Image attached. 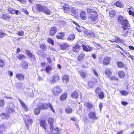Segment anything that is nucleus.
I'll use <instances>...</instances> for the list:
<instances>
[{
  "instance_id": "e2e57ef3",
  "label": "nucleus",
  "mask_w": 134,
  "mask_h": 134,
  "mask_svg": "<svg viewBox=\"0 0 134 134\" xmlns=\"http://www.w3.org/2000/svg\"><path fill=\"white\" fill-rule=\"evenodd\" d=\"M22 11L26 15H27L29 14L28 12L26 10L24 9V8L22 9Z\"/></svg>"
},
{
  "instance_id": "c756f323",
  "label": "nucleus",
  "mask_w": 134,
  "mask_h": 134,
  "mask_svg": "<svg viewBox=\"0 0 134 134\" xmlns=\"http://www.w3.org/2000/svg\"><path fill=\"white\" fill-rule=\"evenodd\" d=\"M38 106L41 109H46L48 108V103H41V105Z\"/></svg>"
},
{
  "instance_id": "c9c22d12",
  "label": "nucleus",
  "mask_w": 134,
  "mask_h": 134,
  "mask_svg": "<svg viewBox=\"0 0 134 134\" xmlns=\"http://www.w3.org/2000/svg\"><path fill=\"white\" fill-rule=\"evenodd\" d=\"M38 108H35L34 109V113L35 115H38L40 114V112L41 109L39 108L38 106Z\"/></svg>"
},
{
  "instance_id": "7ed1b4c3",
  "label": "nucleus",
  "mask_w": 134,
  "mask_h": 134,
  "mask_svg": "<svg viewBox=\"0 0 134 134\" xmlns=\"http://www.w3.org/2000/svg\"><path fill=\"white\" fill-rule=\"evenodd\" d=\"M87 12L88 13L90 14L88 18L92 21H96L98 16V13L93 9L88 8L87 10Z\"/></svg>"
},
{
  "instance_id": "0eeeda50",
  "label": "nucleus",
  "mask_w": 134,
  "mask_h": 134,
  "mask_svg": "<svg viewBox=\"0 0 134 134\" xmlns=\"http://www.w3.org/2000/svg\"><path fill=\"white\" fill-rule=\"evenodd\" d=\"M88 118L93 120H96L98 119L96 116V114L94 111H91L88 114Z\"/></svg>"
},
{
  "instance_id": "a19ab883",
  "label": "nucleus",
  "mask_w": 134,
  "mask_h": 134,
  "mask_svg": "<svg viewBox=\"0 0 134 134\" xmlns=\"http://www.w3.org/2000/svg\"><path fill=\"white\" fill-rule=\"evenodd\" d=\"M120 93L123 96H126L129 94V92L125 90H122L120 92Z\"/></svg>"
},
{
  "instance_id": "2f4dec72",
  "label": "nucleus",
  "mask_w": 134,
  "mask_h": 134,
  "mask_svg": "<svg viewBox=\"0 0 134 134\" xmlns=\"http://www.w3.org/2000/svg\"><path fill=\"white\" fill-rule=\"evenodd\" d=\"M20 65L24 69H26L28 68V63L25 60L22 61Z\"/></svg>"
},
{
  "instance_id": "a18cd8bd",
  "label": "nucleus",
  "mask_w": 134,
  "mask_h": 134,
  "mask_svg": "<svg viewBox=\"0 0 134 134\" xmlns=\"http://www.w3.org/2000/svg\"><path fill=\"white\" fill-rule=\"evenodd\" d=\"M104 93L103 91L102 92L97 95L100 99H103L104 98Z\"/></svg>"
},
{
  "instance_id": "c85d7f7f",
  "label": "nucleus",
  "mask_w": 134,
  "mask_h": 134,
  "mask_svg": "<svg viewBox=\"0 0 134 134\" xmlns=\"http://www.w3.org/2000/svg\"><path fill=\"white\" fill-rule=\"evenodd\" d=\"M119 77L121 79H123L125 77V74L124 71L122 70L119 71L118 73Z\"/></svg>"
},
{
  "instance_id": "72a5a7b5",
  "label": "nucleus",
  "mask_w": 134,
  "mask_h": 134,
  "mask_svg": "<svg viewBox=\"0 0 134 134\" xmlns=\"http://www.w3.org/2000/svg\"><path fill=\"white\" fill-rule=\"evenodd\" d=\"M80 16L82 20H85L86 19V12L84 11L81 12L80 14Z\"/></svg>"
},
{
  "instance_id": "a211bd4d",
  "label": "nucleus",
  "mask_w": 134,
  "mask_h": 134,
  "mask_svg": "<svg viewBox=\"0 0 134 134\" xmlns=\"http://www.w3.org/2000/svg\"><path fill=\"white\" fill-rule=\"evenodd\" d=\"M87 108L90 109L93 107V106L92 104L90 102H85L83 104Z\"/></svg>"
},
{
  "instance_id": "bb28decb",
  "label": "nucleus",
  "mask_w": 134,
  "mask_h": 134,
  "mask_svg": "<svg viewBox=\"0 0 134 134\" xmlns=\"http://www.w3.org/2000/svg\"><path fill=\"white\" fill-rule=\"evenodd\" d=\"M18 100L25 111H27L28 110V108L24 103L20 99H19Z\"/></svg>"
},
{
  "instance_id": "8fccbe9b",
  "label": "nucleus",
  "mask_w": 134,
  "mask_h": 134,
  "mask_svg": "<svg viewBox=\"0 0 134 134\" xmlns=\"http://www.w3.org/2000/svg\"><path fill=\"white\" fill-rule=\"evenodd\" d=\"M109 15L111 17H113L115 15L116 12L115 10H111L109 11Z\"/></svg>"
},
{
  "instance_id": "393cba45",
  "label": "nucleus",
  "mask_w": 134,
  "mask_h": 134,
  "mask_svg": "<svg viewBox=\"0 0 134 134\" xmlns=\"http://www.w3.org/2000/svg\"><path fill=\"white\" fill-rule=\"evenodd\" d=\"M0 116L2 119H8L9 117V115L8 113H2L0 115Z\"/></svg>"
},
{
  "instance_id": "2eb2a0df",
  "label": "nucleus",
  "mask_w": 134,
  "mask_h": 134,
  "mask_svg": "<svg viewBox=\"0 0 134 134\" xmlns=\"http://www.w3.org/2000/svg\"><path fill=\"white\" fill-rule=\"evenodd\" d=\"M15 77L19 81H24L25 79L24 75L23 74L19 73H18L16 74Z\"/></svg>"
},
{
  "instance_id": "4c0bfd02",
  "label": "nucleus",
  "mask_w": 134,
  "mask_h": 134,
  "mask_svg": "<svg viewBox=\"0 0 134 134\" xmlns=\"http://www.w3.org/2000/svg\"><path fill=\"white\" fill-rule=\"evenodd\" d=\"M40 49L43 51H45L47 49L46 45L44 43H42L40 45Z\"/></svg>"
},
{
  "instance_id": "a878e982",
  "label": "nucleus",
  "mask_w": 134,
  "mask_h": 134,
  "mask_svg": "<svg viewBox=\"0 0 134 134\" xmlns=\"http://www.w3.org/2000/svg\"><path fill=\"white\" fill-rule=\"evenodd\" d=\"M65 113L67 114H71L72 112V109L70 106H68L65 108Z\"/></svg>"
},
{
  "instance_id": "680f3d73",
  "label": "nucleus",
  "mask_w": 134,
  "mask_h": 134,
  "mask_svg": "<svg viewBox=\"0 0 134 134\" xmlns=\"http://www.w3.org/2000/svg\"><path fill=\"white\" fill-rule=\"evenodd\" d=\"M7 111L8 113H8L9 115V114L13 112V109L10 108H9L7 109Z\"/></svg>"
},
{
  "instance_id": "f704fd0d",
  "label": "nucleus",
  "mask_w": 134,
  "mask_h": 134,
  "mask_svg": "<svg viewBox=\"0 0 134 134\" xmlns=\"http://www.w3.org/2000/svg\"><path fill=\"white\" fill-rule=\"evenodd\" d=\"M2 18L5 20H9L11 19V16L10 15L5 14L2 15Z\"/></svg>"
},
{
  "instance_id": "473e14b6",
  "label": "nucleus",
  "mask_w": 134,
  "mask_h": 134,
  "mask_svg": "<svg viewBox=\"0 0 134 134\" xmlns=\"http://www.w3.org/2000/svg\"><path fill=\"white\" fill-rule=\"evenodd\" d=\"M117 64L118 67L120 69L124 68L125 66V64L121 61H118L117 63Z\"/></svg>"
},
{
  "instance_id": "aec40b11",
  "label": "nucleus",
  "mask_w": 134,
  "mask_h": 134,
  "mask_svg": "<svg viewBox=\"0 0 134 134\" xmlns=\"http://www.w3.org/2000/svg\"><path fill=\"white\" fill-rule=\"evenodd\" d=\"M78 73L83 79H85L87 75L86 72H84L81 70L78 71Z\"/></svg>"
},
{
  "instance_id": "0e129e2a",
  "label": "nucleus",
  "mask_w": 134,
  "mask_h": 134,
  "mask_svg": "<svg viewBox=\"0 0 134 134\" xmlns=\"http://www.w3.org/2000/svg\"><path fill=\"white\" fill-rule=\"evenodd\" d=\"M92 70L95 75L97 77L98 76V74L97 71L94 69H93Z\"/></svg>"
},
{
  "instance_id": "4be33fe9",
  "label": "nucleus",
  "mask_w": 134,
  "mask_h": 134,
  "mask_svg": "<svg viewBox=\"0 0 134 134\" xmlns=\"http://www.w3.org/2000/svg\"><path fill=\"white\" fill-rule=\"evenodd\" d=\"M69 76L65 75H63L62 77V80L63 82L67 83L69 81Z\"/></svg>"
},
{
  "instance_id": "9b49d317",
  "label": "nucleus",
  "mask_w": 134,
  "mask_h": 134,
  "mask_svg": "<svg viewBox=\"0 0 134 134\" xmlns=\"http://www.w3.org/2000/svg\"><path fill=\"white\" fill-rule=\"evenodd\" d=\"M111 60L110 57H105L103 61V64L105 65H107L109 64L110 63Z\"/></svg>"
},
{
  "instance_id": "423d86ee",
  "label": "nucleus",
  "mask_w": 134,
  "mask_h": 134,
  "mask_svg": "<svg viewBox=\"0 0 134 134\" xmlns=\"http://www.w3.org/2000/svg\"><path fill=\"white\" fill-rule=\"evenodd\" d=\"M60 77L58 74H55L53 75L52 77V79L50 81V83L52 84H54L58 81H59L60 79Z\"/></svg>"
},
{
  "instance_id": "7c9ffc66",
  "label": "nucleus",
  "mask_w": 134,
  "mask_h": 134,
  "mask_svg": "<svg viewBox=\"0 0 134 134\" xmlns=\"http://www.w3.org/2000/svg\"><path fill=\"white\" fill-rule=\"evenodd\" d=\"M118 7L122 8L124 7V5L123 3L119 1H118L114 4Z\"/></svg>"
},
{
  "instance_id": "f257e3e1",
  "label": "nucleus",
  "mask_w": 134,
  "mask_h": 134,
  "mask_svg": "<svg viewBox=\"0 0 134 134\" xmlns=\"http://www.w3.org/2000/svg\"><path fill=\"white\" fill-rule=\"evenodd\" d=\"M122 25L121 29L122 30L121 35L122 36H127V34L128 33V30L130 29L131 25L129 24L128 20L127 19H124L121 23Z\"/></svg>"
},
{
  "instance_id": "4468645a",
  "label": "nucleus",
  "mask_w": 134,
  "mask_h": 134,
  "mask_svg": "<svg viewBox=\"0 0 134 134\" xmlns=\"http://www.w3.org/2000/svg\"><path fill=\"white\" fill-rule=\"evenodd\" d=\"M86 57V55L85 53L83 52H81L78 56L77 60L79 62L82 61Z\"/></svg>"
},
{
  "instance_id": "338daca9",
  "label": "nucleus",
  "mask_w": 134,
  "mask_h": 134,
  "mask_svg": "<svg viewBox=\"0 0 134 134\" xmlns=\"http://www.w3.org/2000/svg\"><path fill=\"white\" fill-rule=\"evenodd\" d=\"M15 13L16 15H18L19 14H21V13L19 10H15Z\"/></svg>"
},
{
  "instance_id": "f8f14e48",
  "label": "nucleus",
  "mask_w": 134,
  "mask_h": 134,
  "mask_svg": "<svg viewBox=\"0 0 134 134\" xmlns=\"http://www.w3.org/2000/svg\"><path fill=\"white\" fill-rule=\"evenodd\" d=\"M82 47L83 51L86 52H90L93 50V47L88 45L87 46L84 44H82Z\"/></svg>"
},
{
  "instance_id": "b1692460",
  "label": "nucleus",
  "mask_w": 134,
  "mask_h": 134,
  "mask_svg": "<svg viewBox=\"0 0 134 134\" xmlns=\"http://www.w3.org/2000/svg\"><path fill=\"white\" fill-rule=\"evenodd\" d=\"M68 94L64 92L61 95L60 97V100L62 101L65 100L67 98Z\"/></svg>"
},
{
  "instance_id": "5701e85b",
  "label": "nucleus",
  "mask_w": 134,
  "mask_h": 134,
  "mask_svg": "<svg viewBox=\"0 0 134 134\" xmlns=\"http://www.w3.org/2000/svg\"><path fill=\"white\" fill-rule=\"evenodd\" d=\"M26 54L30 58L35 57V55L29 50L26 49L25 51Z\"/></svg>"
},
{
  "instance_id": "bf43d9fd",
  "label": "nucleus",
  "mask_w": 134,
  "mask_h": 134,
  "mask_svg": "<svg viewBox=\"0 0 134 134\" xmlns=\"http://www.w3.org/2000/svg\"><path fill=\"white\" fill-rule=\"evenodd\" d=\"M53 124H49V129H50V130L52 131H54L55 129L54 128V126Z\"/></svg>"
},
{
  "instance_id": "5fc2aeb1",
  "label": "nucleus",
  "mask_w": 134,
  "mask_h": 134,
  "mask_svg": "<svg viewBox=\"0 0 134 134\" xmlns=\"http://www.w3.org/2000/svg\"><path fill=\"white\" fill-rule=\"evenodd\" d=\"M110 80L111 81H118L119 79L118 78L116 77L115 76H113L109 78Z\"/></svg>"
},
{
  "instance_id": "ea45409f",
  "label": "nucleus",
  "mask_w": 134,
  "mask_h": 134,
  "mask_svg": "<svg viewBox=\"0 0 134 134\" xmlns=\"http://www.w3.org/2000/svg\"><path fill=\"white\" fill-rule=\"evenodd\" d=\"M47 121L49 124H53L54 122V118L52 117L48 118Z\"/></svg>"
},
{
  "instance_id": "f3484780",
  "label": "nucleus",
  "mask_w": 134,
  "mask_h": 134,
  "mask_svg": "<svg viewBox=\"0 0 134 134\" xmlns=\"http://www.w3.org/2000/svg\"><path fill=\"white\" fill-rule=\"evenodd\" d=\"M39 123L40 126L42 127L45 130L47 129L46 127L47 126V124L46 120H41L40 121Z\"/></svg>"
},
{
  "instance_id": "49530a36",
  "label": "nucleus",
  "mask_w": 134,
  "mask_h": 134,
  "mask_svg": "<svg viewBox=\"0 0 134 134\" xmlns=\"http://www.w3.org/2000/svg\"><path fill=\"white\" fill-rule=\"evenodd\" d=\"M101 88L99 87L96 88L95 91V92L97 95L102 92Z\"/></svg>"
},
{
  "instance_id": "dca6fc26",
  "label": "nucleus",
  "mask_w": 134,
  "mask_h": 134,
  "mask_svg": "<svg viewBox=\"0 0 134 134\" xmlns=\"http://www.w3.org/2000/svg\"><path fill=\"white\" fill-rule=\"evenodd\" d=\"M81 46L80 45L76 44L72 47L73 51L75 53H78L81 49Z\"/></svg>"
},
{
  "instance_id": "79ce46f5",
  "label": "nucleus",
  "mask_w": 134,
  "mask_h": 134,
  "mask_svg": "<svg viewBox=\"0 0 134 134\" xmlns=\"http://www.w3.org/2000/svg\"><path fill=\"white\" fill-rule=\"evenodd\" d=\"M75 38V36L74 34H71L70 35L67 40L68 41H72Z\"/></svg>"
},
{
  "instance_id": "6e6552de",
  "label": "nucleus",
  "mask_w": 134,
  "mask_h": 134,
  "mask_svg": "<svg viewBox=\"0 0 134 134\" xmlns=\"http://www.w3.org/2000/svg\"><path fill=\"white\" fill-rule=\"evenodd\" d=\"M115 39L109 40V41L111 43L116 42L118 43H122L123 42L122 40L118 36H114Z\"/></svg>"
},
{
  "instance_id": "603ef678",
  "label": "nucleus",
  "mask_w": 134,
  "mask_h": 134,
  "mask_svg": "<svg viewBox=\"0 0 134 134\" xmlns=\"http://www.w3.org/2000/svg\"><path fill=\"white\" fill-rule=\"evenodd\" d=\"M8 11L11 14H14L15 13V10L13 9L10 7L8 9Z\"/></svg>"
},
{
  "instance_id": "864d4df0",
  "label": "nucleus",
  "mask_w": 134,
  "mask_h": 134,
  "mask_svg": "<svg viewBox=\"0 0 134 134\" xmlns=\"http://www.w3.org/2000/svg\"><path fill=\"white\" fill-rule=\"evenodd\" d=\"M24 32L22 30L18 31L17 34L19 36H23L24 35Z\"/></svg>"
},
{
  "instance_id": "6ab92c4d",
  "label": "nucleus",
  "mask_w": 134,
  "mask_h": 134,
  "mask_svg": "<svg viewBox=\"0 0 134 134\" xmlns=\"http://www.w3.org/2000/svg\"><path fill=\"white\" fill-rule=\"evenodd\" d=\"M71 97L73 98L77 99L79 96L78 90H75L71 93Z\"/></svg>"
},
{
  "instance_id": "e433bc0d",
  "label": "nucleus",
  "mask_w": 134,
  "mask_h": 134,
  "mask_svg": "<svg viewBox=\"0 0 134 134\" xmlns=\"http://www.w3.org/2000/svg\"><path fill=\"white\" fill-rule=\"evenodd\" d=\"M17 58L19 60H22L26 58L25 55L22 53L19 54L17 56Z\"/></svg>"
},
{
  "instance_id": "ddd939ff",
  "label": "nucleus",
  "mask_w": 134,
  "mask_h": 134,
  "mask_svg": "<svg viewBox=\"0 0 134 134\" xmlns=\"http://www.w3.org/2000/svg\"><path fill=\"white\" fill-rule=\"evenodd\" d=\"M65 35V33L63 32H60L56 35V37L58 39L64 40V37Z\"/></svg>"
},
{
  "instance_id": "20e7f679",
  "label": "nucleus",
  "mask_w": 134,
  "mask_h": 134,
  "mask_svg": "<svg viewBox=\"0 0 134 134\" xmlns=\"http://www.w3.org/2000/svg\"><path fill=\"white\" fill-rule=\"evenodd\" d=\"M63 92L62 88L59 86H56L54 87L51 92L54 96H58Z\"/></svg>"
},
{
  "instance_id": "412c9836",
  "label": "nucleus",
  "mask_w": 134,
  "mask_h": 134,
  "mask_svg": "<svg viewBox=\"0 0 134 134\" xmlns=\"http://www.w3.org/2000/svg\"><path fill=\"white\" fill-rule=\"evenodd\" d=\"M25 124L26 126V128L28 130H29V124H31L32 122V120L31 119H27V121L26 120L25 121Z\"/></svg>"
},
{
  "instance_id": "09e8293b",
  "label": "nucleus",
  "mask_w": 134,
  "mask_h": 134,
  "mask_svg": "<svg viewBox=\"0 0 134 134\" xmlns=\"http://www.w3.org/2000/svg\"><path fill=\"white\" fill-rule=\"evenodd\" d=\"M47 42L51 44L52 45H54V42L53 40L52 39L48 38L47 39Z\"/></svg>"
},
{
  "instance_id": "774afa93",
  "label": "nucleus",
  "mask_w": 134,
  "mask_h": 134,
  "mask_svg": "<svg viewBox=\"0 0 134 134\" xmlns=\"http://www.w3.org/2000/svg\"><path fill=\"white\" fill-rule=\"evenodd\" d=\"M121 104L125 106L127 105L128 103L126 102L122 101L121 102Z\"/></svg>"
},
{
  "instance_id": "052dcab7",
  "label": "nucleus",
  "mask_w": 134,
  "mask_h": 134,
  "mask_svg": "<svg viewBox=\"0 0 134 134\" xmlns=\"http://www.w3.org/2000/svg\"><path fill=\"white\" fill-rule=\"evenodd\" d=\"M128 12L129 14L130 15H132L133 17H134V12L132 11L131 10H129L128 11Z\"/></svg>"
},
{
  "instance_id": "69168bd1",
  "label": "nucleus",
  "mask_w": 134,
  "mask_h": 134,
  "mask_svg": "<svg viewBox=\"0 0 134 134\" xmlns=\"http://www.w3.org/2000/svg\"><path fill=\"white\" fill-rule=\"evenodd\" d=\"M17 1L21 3L24 4L26 3V0H16Z\"/></svg>"
},
{
  "instance_id": "3c124183",
  "label": "nucleus",
  "mask_w": 134,
  "mask_h": 134,
  "mask_svg": "<svg viewBox=\"0 0 134 134\" xmlns=\"http://www.w3.org/2000/svg\"><path fill=\"white\" fill-rule=\"evenodd\" d=\"M124 19L123 16L121 15H119L117 18V20L118 22L120 23Z\"/></svg>"
},
{
  "instance_id": "4d7b16f0",
  "label": "nucleus",
  "mask_w": 134,
  "mask_h": 134,
  "mask_svg": "<svg viewBox=\"0 0 134 134\" xmlns=\"http://www.w3.org/2000/svg\"><path fill=\"white\" fill-rule=\"evenodd\" d=\"M93 83L92 81H89L88 83V87L90 88H93Z\"/></svg>"
},
{
  "instance_id": "cd10ccee",
  "label": "nucleus",
  "mask_w": 134,
  "mask_h": 134,
  "mask_svg": "<svg viewBox=\"0 0 134 134\" xmlns=\"http://www.w3.org/2000/svg\"><path fill=\"white\" fill-rule=\"evenodd\" d=\"M105 73L106 75L108 77H110L112 74V72L109 68H107L105 71Z\"/></svg>"
},
{
  "instance_id": "c03bdc74",
  "label": "nucleus",
  "mask_w": 134,
  "mask_h": 134,
  "mask_svg": "<svg viewBox=\"0 0 134 134\" xmlns=\"http://www.w3.org/2000/svg\"><path fill=\"white\" fill-rule=\"evenodd\" d=\"M63 8L64 10V12H65L68 13L70 10V7L69 6H67V7H66V6H63Z\"/></svg>"
},
{
  "instance_id": "9d476101",
  "label": "nucleus",
  "mask_w": 134,
  "mask_h": 134,
  "mask_svg": "<svg viewBox=\"0 0 134 134\" xmlns=\"http://www.w3.org/2000/svg\"><path fill=\"white\" fill-rule=\"evenodd\" d=\"M57 31V29L56 27H51L49 31V35L50 36H52L55 35Z\"/></svg>"
},
{
  "instance_id": "13d9d810",
  "label": "nucleus",
  "mask_w": 134,
  "mask_h": 134,
  "mask_svg": "<svg viewBox=\"0 0 134 134\" xmlns=\"http://www.w3.org/2000/svg\"><path fill=\"white\" fill-rule=\"evenodd\" d=\"M5 63L4 61L2 59H0V67H3L4 66Z\"/></svg>"
},
{
  "instance_id": "58836bf2",
  "label": "nucleus",
  "mask_w": 134,
  "mask_h": 134,
  "mask_svg": "<svg viewBox=\"0 0 134 134\" xmlns=\"http://www.w3.org/2000/svg\"><path fill=\"white\" fill-rule=\"evenodd\" d=\"M53 69V68H52L49 65H47L45 68V70L46 72L49 73Z\"/></svg>"
},
{
  "instance_id": "37998d69",
  "label": "nucleus",
  "mask_w": 134,
  "mask_h": 134,
  "mask_svg": "<svg viewBox=\"0 0 134 134\" xmlns=\"http://www.w3.org/2000/svg\"><path fill=\"white\" fill-rule=\"evenodd\" d=\"M6 35L5 33L4 32L2 29H0V38H2L4 37Z\"/></svg>"
},
{
  "instance_id": "6e6d98bb",
  "label": "nucleus",
  "mask_w": 134,
  "mask_h": 134,
  "mask_svg": "<svg viewBox=\"0 0 134 134\" xmlns=\"http://www.w3.org/2000/svg\"><path fill=\"white\" fill-rule=\"evenodd\" d=\"M48 107H49L50 109L54 113H55V111L53 109V107L51 104H50V103H48Z\"/></svg>"
},
{
  "instance_id": "39448f33",
  "label": "nucleus",
  "mask_w": 134,
  "mask_h": 134,
  "mask_svg": "<svg viewBox=\"0 0 134 134\" xmlns=\"http://www.w3.org/2000/svg\"><path fill=\"white\" fill-rule=\"evenodd\" d=\"M96 31L90 30H86L84 31L85 34L88 37L91 38H94L95 37L96 34Z\"/></svg>"
},
{
  "instance_id": "1a4fd4ad",
  "label": "nucleus",
  "mask_w": 134,
  "mask_h": 134,
  "mask_svg": "<svg viewBox=\"0 0 134 134\" xmlns=\"http://www.w3.org/2000/svg\"><path fill=\"white\" fill-rule=\"evenodd\" d=\"M59 46L60 49L63 50H65L67 49L69 46V45L67 42L63 43L60 44Z\"/></svg>"
},
{
  "instance_id": "de8ad7c7",
  "label": "nucleus",
  "mask_w": 134,
  "mask_h": 134,
  "mask_svg": "<svg viewBox=\"0 0 134 134\" xmlns=\"http://www.w3.org/2000/svg\"><path fill=\"white\" fill-rule=\"evenodd\" d=\"M5 104V101L4 100L0 99V108H3Z\"/></svg>"
},
{
  "instance_id": "f03ea898",
  "label": "nucleus",
  "mask_w": 134,
  "mask_h": 134,
  "mask_svg": "<svg viewBox=\"0 0 134 134\" xmlns=\"http://www.w3.org/2000/svg\"><path fill=\"white\" fill-rule=\"evenodd\" d=\"M36 10L39 12H42L46 15H49L51 14V12L46 6L40 4H37L35 6Z\"/></svg>"
}]
</instances>
